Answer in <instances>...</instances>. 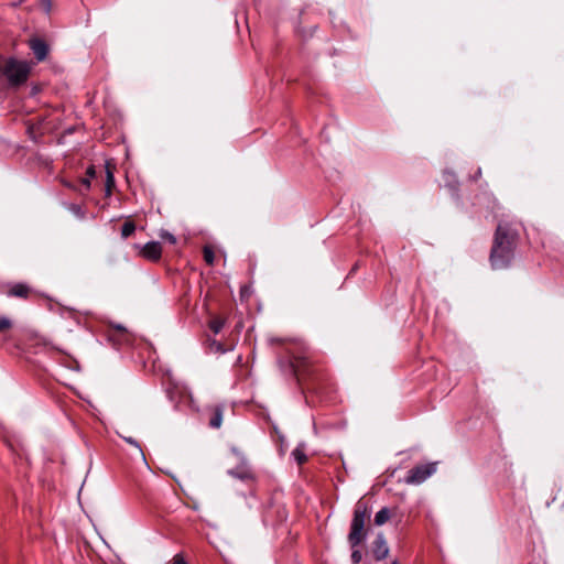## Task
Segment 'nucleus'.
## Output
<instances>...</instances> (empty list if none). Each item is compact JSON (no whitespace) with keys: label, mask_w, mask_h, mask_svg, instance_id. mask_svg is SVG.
Listing matches in <instances>:
<instances>
[{"label":"nucleus","mask_w":564,"mask_h":564,"mask_svg":"<svg viewBox=\"0 0 564 564\" xmlns=\"http://www.w3.org/2000/svg\"><path fill=\"white\" fill-rule=\"evenodd\" d=\"M31 73V64L26 61H19L9 57L4 61L1 75H3L10 87H20L26 83Z\"/></svg>","instance_id":"3"},{"label":"nucleus","mask_w":564,"mask_h":564,"mask_svg":"<svg viewBox=\"0 0 564 564\" xmlns=\"http://www.w3.org/2000/svg\"><path fill=\"white\" fill-rule=\"evenodd\" d=\"M401 519L400 513L397 508L383 507L381 508L375 516V524L381 527L387 523L389 520H393L394 524H399V520Z\"/></svg>","instance_id":"7"},{"label":"nucleus","mask_w":564,"mask_h":564,"mask_svg":"<svg viewBox=\"0 0 564 564\" xmlns=\"http://www.w3.org/2000/svg\"><path fill=\"white\" fill-rule=\"evenodd\" d=\"M518 240L517 226L511 221H499L489 254V262L494 270H502L511 264Z\"/></svg>","instance_id":"2"},{"label":"nucleus","mask_w":564,"mask_h":564,"mask_svg":"<svg viewBox=\"0 0 564 564\" xmlns=\"http://www.w3.org/2000/svg\"><path fill=\"white\" fill-rule=\"evenodd\" d=\"M391 564H399L398 561H393Z\"/></svg>","instance_id":"32"},{"label":"nucleus","mask_w":564,"mask_h":564,"mask_svg":"<svg viewBox=\"0 0 564 564\" xmlns=\"http://www.w3.org/2000/svg\"><path fill=\"white\" fill-rule=\"evenodd\" d=\"M224 405L216 404L206 408V415H208V426L212 429H219L224 419Z\"/></svg>","instance_id":"9"},{"label":"nucleus","mask_w":564,"mask_h":564,"mask_svg":"<svg viewBox=\"0 0 564 564\" xmlns=\"http://www.w3.org/2000/svg\"><path fill=\"white\" fill-rule=\"evenodd\" d=\"M228 474L240 480H253L254 474L246 460H242L236 468L229 469Z\"/></svg>","instance_id":"10"},{"label":"nucleus","mask_w":564,"mask_h":564,"mask_svg":"<svg viewBox=\"0 0 564 564\" xmlns=\"http://www.w3.org/2000/svg\"><path fill=\"white\" fill-rule=\"evenodd\" d=\"M480 174H481V170H480V169H478V170H477V173H476V176L478 177V176H480Z\"/></svg>","instance_id":"31"},{"label":"nucleus","mask_w":564,"mask_h":564,"mask_svg":"<svg viewBox=\"0 0 564 564\" xmlns=\"http://www.w3.org/2000/svg\"><path fill=\"white\" fill-rule=\"evenodd\" d=\"M13 322L8 316L0 317V333L11 329Z\"/></svg>","instance_id":"20"},{"label":"nucleus","mask_w":564,"mask_h":564,"mask_svg":"<svg viewBox=\"0 0 564 564\" xmlns=\"http://www.w3.org/2000/svg\"><path fill=\"white\" fill-rule=\"evenodd\" d=\"M362 558V554L359 550H352L351 552V562L354 564H359Z\"/></svg>","instance_id":"26"},{"label":"nucleus","mask_w":564,"mask_h":564,"mask_svg":"<svg viewBox=\"0 0 564 564\" xmlns=\"http://www.w3.org/2000/svg\"><path fill=\"white\" fill-rule=\"evenodd\" d=\"M26 132H28L30 139H32L34 142L39 141V138L41 137V134L36 133V128L34 124L29 123Z\"/></svg>","instance_id":"24"},{"label":"nucleus","mask_w":564,"mask_h":564,"mask_svg":"<svg viewBox=\"0 0 564 564\" xmlns=\"http://www.w3.org/2000/svg\"><path fill=\"white\" fill-rule=\"evenodd\" d=\"M368 531H349L348 541L352 547L357 546L367 538Z\"/></svg>","instance_id":"13"},{"label":"nucleus","mask_w":564,"mask_h":564,"mask_svg":"<svg viewBox=\"0 0 564 564\" xmlns=\"http://www.w3.org/2000/svg\"><path fill=\"white\" fill-rule=\"evenodd\" d=\"M123 440H124V442H127L128 444H130L131 446H133L138 451V453H139L140 457L142 458V460H145V455H144L141 446H140V443L135 438L130 437V436L129 437L124 436Z\"/></svg>","instance_id":"18"},{"label":"nucleus","mask_w":564,"mask_h":564,"mask_svg":"<svg viewBox=\"0 0 564 564\" xmlns=\"http://www.w3.org/2000/svg\"><path fill=\"white\" fill-rule=\"evenodd\" d=\"M135 231V225L131 220H127L121 227V237L123 239L130 237Z\"/></svg>","instance_id":"16"},{"label":"nucleus","mask_w":564,"mask_h":564,"mask_svg":"<svg viewBox=\"0 0 564 564\" xmlns=\"http://www.w3.org/2000/svg\"><path fill=\"white\" fill-rule=\"evenodd\" d=\"M159 237L164 240V241H167L171 245H175L176 243V237L171 234L170 231L167 230H164V229H161L160 232H159Z\"/></svg>","instance_id":"19"},{"label":"nucleus","mask_w":564,"mask_h":564,"mask_svg":"<svg viewBox=\"0 0 564 564\" xmlns=\"http://www.w3.org/2000/svg\"><path fill=\"white\" fill-rule=\"evenodd\" d=\"M370 510L366 502L358 501L355 510L350 529H365L366 523L370 520Z\"/></svg>","instance_id":"6"},{"label":"nucleus","mask_w":564,"mask_h":564,"mask_svg":"<svg viewBox=\"0 0 564 564\" xmlns=\"http://www.w3.org/2000/svg\"><path fill=\"white\" fill-rule=\"evenodd\" d=\"M87 177L83 180V184L89 188L90 187V178H94L96 176L95 166L90 165L87 167L86 171Z\"/></svg>","instance_id":"21"},{"label":"nucleus","mask_w":564,"mask_h":564,"mask_svg":"<svg viewBox=\"0 0 564 564\" xmlns=\"http://www.w3.org/2000/svg\"><path fill=\"white\" fill-rule=\"evenodd\" d=\"M389 554V547L382 533H379L373 546V556L376 560L381 561Z\"/></svg>","instance_id":"12"},{"label":"nucleus","mask_w":564,"mask_h":564,"mask_svg":"<svg viewBox=\"0 0 564 564\" xmlns=\"http://www.w3.org/2000/svg\"><path fill=\"white\" fill-rule=\"evenodd\" d=\"M24 1H25V0H18V2H17V3H14L13 6H14V7H18V6L22 4Z\"/></svg>","instance_id":"30"},{"label":"nucleus","mask_w":564,"mask_h":564,"mask_svg":"<svg viewBox=\"0 0 564 564\" xmlns=\"http://www.w3.org/2000/svg\"><path fill=\"white\" fill-rule=\"evenodd\" d=\"M275 509H276V514L280 518V523H282V521L286 520V518H288L286 510L283 506H276Z\"/></svg>","instance_id":"25"},{"label":"nucleus","mask_w":564,"mask_h":564,"mask_svg":"<svg viewBox=\"0 0 564 564\" xmlns=\"http://www.w3.org/2000/svg\"><path fill=\"white\" fill-rule=\"evenodd\" d=\"M44 4H46L47 11L51 8V0H43Z\"/></svg>","instance_id":"29"},{"label":"nucleus","mask_w":564,"mask_h":564,"mask_svg":"<svg viewBox=\"0 0 564 564\" xmlns=\"http://www.w3.org/2000/svg\"><path fill=\"white\" fill-rule=\"evenodd\" d=\"M170 564H187L184 556L181 553H177L174 557L172 563Z\"/></svg>","instance_id":"28"},{"label":"nucleus","mask_w":564,"mask_h":564,"mask_svg":"<svg viewBox=\"0 0 564 564\" xmlns=\"http://www.w3.org/2000/svg\"><path fill=\"white\" fill-rule=\"evenodd\" d=\"M203 256H204V260L206 261L207 264H209V265L214 264L215 253H214V250L212 247L205 246L203 249Z\"/></svg>","instance_id":"17"},{"label":"nucleus","mask_w":564,"mask_h":564,"mask_svg":"<svg viewBox=\"0 0 564 564\" xmlns=\"http://www.w3.org/2000/svg\"><path fill=\"white\" fill-rule=\"evenodd\" d=\"M68 209L74 215H76L78 218H84L85 217V213H84L83 208L79 205H77V204H69L68 205Z\"/></svg>","instance_id":"23"},{"label":"nucleus","mask_w":564,"mask_h":564,"mask_svg":"<svg viewBox=\"0 0 564 564\" xmlns=\"http://www.w3.org/2000/svg\"><path fill=\"white\" fill-rule=\"evenodd\" d=\"M292 456L299 465H303L307 460V456L303 445H299L292 451Z\"/></svg>","instance_id":"14"},{"label":"nucleus","mask_w":564,"mask_h":564,"mask_svg":"<svg viewBox=\"0 0 564 564\" xmlns=\"http://www.w3.org/2000/svg\"><path fill=\"white\" fill-rule=\"evenodd\" d=\"M436 471V463H427L414 466L406 476L405 482L409 485H420Z\"/></svg>","instance_id":"4"},{"label":"nucleus","mask_w":564,"mask_h":564,"mask_svg":"<svg viewBox=\"0 0 564 564\" xmlns=\"http://www.w3.org/2000/svg\"><path fill=\"white\" fill-rule=\"evenodd\" d=\"M6 295L9 297H17L21 300H29L33 297L36 292L26 282H15L7 284Z\"/></svg>","instance_id":"5"},{"label":"nucleus","mask_w":564,"mask_h":564,"mask_svg":"<svg viewBox=\"0 0 564 564\" xmlns=\"http://www.w3.org/2000/svg\"><path fill=\"white\" fill-rule=\"evenodd\" d=\"M140 256L149 261L156 262L162 257V246L159 241H149L140 250Z\"/></svg>","instance_id":"8"},{"label":"nucleus","mask_w":564,"mask_h":564,"mask_svg":"<svg viewBox=\"0 0 564 564\" xmlns=\"http://www.w3.org/2000/svg\"><path fill=\"white\" fill-rule=\"evenodd\" d=\"M281 371L295 380L296 386L302 390L319 392L327 381L325 369L315 364L307 356H292L288 359H279Z\"/></svg>","instance_id":"1"},{"label":"nucleus","mask_w":564,"mask_h":564,"mask_svg":"<svg viewBox=\"0 0 564 564\" xmlns=\"http://www.w3.org/2000/svg\"><path fill=\"white\" fill-rule=\"evenodd\" d=\"M210 348L214 349L215 351L224 352L223 345L215 339L210 340Z\"/></svg>","instance_id":"27"},{"label":"nucleus","mask_w":564,"mask_h":564,"mask_svg":"<svg viewBox=\"0 0 564 564\" xmlns=\"http://www.w3.org/2000/svg\"><path fill=\"white\" fill-rule=\"evenodd\" d=\"M563 501H564V492H563Z\"/></svg>","instance_id":"33"},{"label":"nucleus","mask_w":564,"mask_h":564,"mask_svg":"<svg viewBox=\"0 0 564 564\" xmlns=\"http://www.w3.org/2000/svg\"><path fill=\"white\" fill-rule=\"evenodd\" d=\"M30 48L35 55L37 61H44L48 54L47 44L41 39H32L30 41Z\"/></svg>","instance_id":"11"},{"label":"nucleus","mask_w":564,"mask_h":564,"mask_svg":"<svg viewBox=\"0 0 564 564\" xmlns=\"http://www.w3.org/2000/svg\"><path fill=\"white\" fill-rule=\"evenodd\" d=\"M225 326V319L215 317L208 323V327L214 334H218Z\"/></svg>","instance_id":"15"},{"label":"nucleus","mask_w":564,"mask_h":564,"mask_svg":"<svg viewBox=\"0 0 564 564\" xmlns=\"http://www.w3.org/2000/svg\"><path fill=\"white\" fill-rule=\"evenodd\" d=\"M115 185L113 174L108 170L107 171V180H106V193L107 195L111 194V187Z\"/></svg>","instance_id":"22"}]
</instances>
